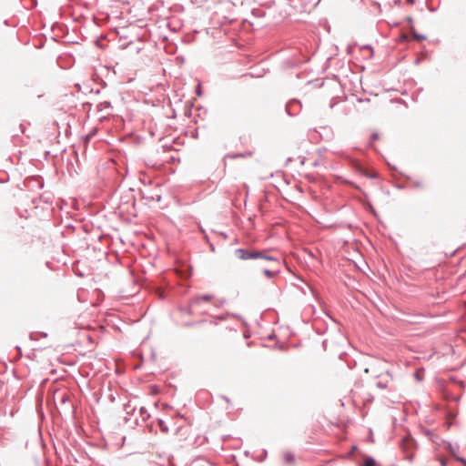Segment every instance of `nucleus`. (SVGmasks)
Returning <instances> with one entry per match:
<instances>
[{"instance_id": "nucleus-6", "label": "nucleus", "mask_w": 466, "mask_h": 466, "mask_svg": "<svg viewBox=\"0 0 466 466\" xmlns=\"http://www.w3.org/2000/svg\"><path fill=\"white\" fill-rule=\"evenodd\" d=\"M284 459H285V461H286L288 463H292V462H293V461H294L293 456H292L291 454H289V453L285 454V455H284Z\"/></svg>"}, {"instance_id": "nucleus-9", "label": "nucleus", "mask_w": 466, "mask_h": 466, "mask_svg": "<svg viewBox=\"0 0 466 466\" xmlns=\"http://www.w3.org/2000/svg\"><path fill=\"white\" fill-rule=\"evenodd\" d=\"M160 426H161V429H162V431H167V429H166V427H164V426L162 425V422H160Z\"/></svg>"}, {"instance_id": "nucleus-2", "label": "nucleus", "mask_w": 466, "mask_h": 466, "mask_svg": "<svg viewBox=\"0 0 466 466\" xmlns=\"http://www.w3.org/2000/svg\"><path fill=\"white\" fill-rule=\"evenodd\" d=\"M213 299L212 295H203L195 298L194 302L198 303L200 301L210 302Z\"/></svg>"}, {"instance_id": "nucleus-10", "label": "nucleus", "mask_w": 466, "mask_h": 466, "mask_svg": "<svg viewBox=\"0 0 466 466\" xmlns=\"http://www.w3.org/2000/svg\"><path fill=\"white\" fill-rule=\"evenodd\" d=\"M408 21H409L410 23H411V22H412V18H411V17H409V18H408Z\"/></svg>"}, {"instance_id": "nucleus-7", "label": "nucleus", "mask_w": 466, "mask_h": 466, "mask_svg": "<svg viewBox=\"0 0 466 466\" xmlns=\"http://www.w3.org/2000/svg\"><path fill=\"white\" fill-rule=\"evenodd\" d=\"M409 40V36L408 35L406 34H402L400 36V41L402 42V41H408Z\"/></svg>"}, {"instance_id": "nucleus-4", "label": "nucleus", "mask_w": 466, "mask_h": 466, "mask_svg": "<svg viewBox=\"0 0 466 466\" xmlns=\"http://www.w3.org/2000/svg\"><path fill=\"white\" fill-rule=\"evenodd\" d=\"M361 466H376V462L372 458H365Z\"/></svg>"}, {"instance_id": "nucleus-3", "label": "nucleus", "mask_w": 466, "mask_h": 466, "mask_svg": "<svg viewBox=\"0 0 466 466\" xmlns=\"http://www.w3.org/2000/svg\"><path fill=\"white\" fill-rule=\"evenodd\" d=\"M410 33H411V35H412V38H413L414 40L421 41V40H424V39L426 38V37H425V35H422L418 34V33L415 31V29H414V27H413V26H410Z\"/></svg>"}, {"instance_id": "nucleus-1", "label": "nucleus", "mask_w": 466, "mask_h": 466, "mask_svg": "<svg viewBox=\"0 0 466 466\" xmlns=\"http://www.w3.org/2000/svg\"><path fill=\"white\" fill-rule=\"evenodd\" d=\"M235 254L237 258L242 260L261 258L270 261L273 264H278V260L275 258L268 256L265 252L259 250L238 248L235 251Z\"/></svg>"}, {"instance_id": "nucleus-5", "label": "nucleus", "mask_w": 466, "mask_h": 466, "mask_svg": "<svg viewBox=\"0 0 466 466\" xmlns=\"http://www.w3.org/2000/svg\"><path fill=\"white\" fill-rule=\"evenodd\" d=\"M277 271L276 270H271V269H264V274L268 277V278H273L275 275H276Z\"/></svg>"}, {"instance_id": "nucleus-8", "label": "nucleus", "mask_w": 466, "mask_h": 466, "mask_svg": "<svg viewBox=\"0 0 466 466\" xmlns=\"http://www.w3.org/2000/svg\"><path fill=\"white\" fill-rule=\"evenodd\" d=\"M372 138H373V140L378 139V134H376V133H375V134H373V135H372Z\"/></svg>"}]
</instances>
